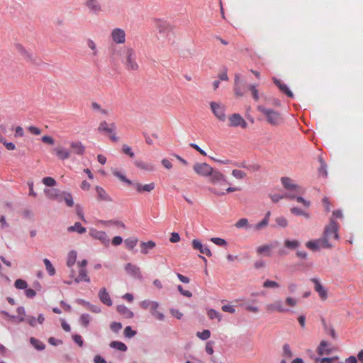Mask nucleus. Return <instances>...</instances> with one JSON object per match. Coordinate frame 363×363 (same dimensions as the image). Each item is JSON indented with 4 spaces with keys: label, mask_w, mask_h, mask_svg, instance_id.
Segmentation results:
<instances>
[{
    "label": "nucleus",
    "mask_w": 363,
    "mask_h": 363,
    "mask_svg": "<svg viewBox=\"0 0 363 363\" xmlns=\"http://www.w3.org/2000/svg\"><path fill=\"white\" fill-rule=\"evenodd\" d=\"M213 344H214V342L211 341V340L206 342L205 350H206L207 354H213Z\"/></svg>",
    "instance_id": "nucleus-64"
},
{
    "label": "nucleus",
    "mask_w": 363,
    "mask_h": 363,
    "mask_svg": "<svg viewBox=\"0 0 363 363\" xmlns=\"http://www.w3.org/2000/svg\"><path fill=\"white\" fill-rule=\"evenodd\" d=\"M30 343L38 351H42L45 347V345L43 342L33 337L30 338Z\"/></svg>",
    "instance_id": "nucleus-32"
},
{
    "label": "nucleus",
    "mask_w": 363,
    "mask_h": 363,
    "mask_svg": "<svg viewBox=\"0 0 363 363\" xmlns=\"http://www.w3.org/2000/svg\"><path fill=\"white\" fill-rule=\"evenodd\" d=\"M43 262L45 264V268H46V270L48 272V273L49 274L50 276H53L55 274V267L52 266V263L50 262V261L47 259V258H45L43 259Z\"/></svg>",
    "instance_id": "nucleus-41"
},
{
    "label": "nucleus",
    "mask_w": 363,
    "mask_h": 363,
    "mask_svg": "<svg viewBox=\"0 0 363 363\" xmlns=\"http://www.w3.org/2000/svg\"><path fill=\"white\" fill-rule=\"evenodd\" d=\"M155 246H156L155 242L152 240H149L147 242H141V243H140L141 253L143 255H147L148 253V250L153 249Z\"/></svg>",
    "instance_id": "nucleus-26"
},
{
    "label": "nucleus",
    "mask_w": 363,
    "mask_h": 363,
    "mask_svg": "<svg viewBox=\"0 0 363 363\" xmlns=\"http://www.w3.org/2000/svg\"><path fill=\"white\" fill-rule=\"evenodd\" d=\"M257 110L263 114L266 122L270 125L278 127L284 123V118L280 112L264 106H258Z\"/></svg>",
    "instance_id": "nucleus-2"
},
{
    "label": "nucleus",
    "mask_w": 363,
    "mask_h": 363,
    "mask_svg": "<svg viewBox=\"0 0 363 363\" xmlns=\"http://www.w3.org/2000/svg\"><path fill=\"white\" fill-rule=\"evenodd\" d=\"M273 246L272 245H264L259 246L257 248V252L259 255L265 254L267 256H270V252Z\"/></svg>",
    "instance_id": "nucleus-33"
},
{
    "label": "nucleus",
    "mask_w": 363,
    "mask_h": 363,
    "mask_svg": "<svg viewBox=\"0 0 363 363\" xmlns=\"http://www.w3.org/2000/svg\"><path fill=\"white\" fill-rule=\"evenodd\" d=\"M269 221L267 219H262L260 222L257 223L255 226V230H259L268 225Z\"/></svg>",
    "instance_id": "nucleus-63"
},
{
    "label": "nucleus",
    "mask_w": 363,
    "mask_h": 363,
    "mask_svg": "<svg viewBox=\"0 0 363 363\" xmlns=\"http://www.w3.org/2000/svg\"><path fill=\"white\" fill-rule=\"evenodd\" d=\"M212 177V179L216 181H221L224 179L223 174L217 170H213L212 169V173L210 174Z\"/></svg>",
    "instance_id": "nucleus-52"
},
{
    "label": "nucleus",
    "mask_w": 363,
    "mask_h": 363,
    "mask_svg": "<svg viewBox=\"0 0 363 363\" xmlns=\"http://www.w3.org/2000/svg\"><path fill=\"white\" fill-rule=\"evenodd\" d=\"M89 233L91 237L100 240L105 246L109 245L110 239L104 231H99L94 228H91Z\"/></svg>",
    "instance_id": "nucleus-13"
},
{
    "label": "nucleus",
    "mask_w": 363,
    "mask_h": 363,
    "mask_svg": "<svg viewBox=\"0 0 363 363\" xmlns=\"http://www.w3.org/2000/svg\"><path fill=\"white\" fill-rule=\"evenodd\" d=\"M122 324L119 322H112L110 325L111 330L116 333H118L122 329Z\"/></svg>",
    "instance_id": "nucleus-55"
},
{
    "label": "nucleus",
    "mask_w": 363,
    "mask_h": 363,
    "mask_svg": "<svg viewBox=\"0 0 363 363\" xmlns=\"http://www.w3.org/2000/svg\"><path fill=\"white\" fill-rule=\"evenodd\" d=\"M177 290L179 291V293L183 295L184 296L191 298L192 296V293L189 290H184L182 285L177 286Z\"/></svg>",
    "instance_id": "nucleus-60"
},
{
    "label": "nucleus",
    "mask_w": 363,
    "mask_h": 363,
    "mask_svg": "<svg viewBox=\"0 0 363 363\" xmlns=\"http://www.w3.org/2000/svg\"><path fill=\"white\" fill-rule=\"evenodd\" d=\"M301 243L297 240H286L284 242V246L290 250H295L300 246Z\"/></svg>",
    "instance_id": "nucleus-40"
},
{
    "label": "nucleus",
    "mask_w": 363,
    "mask_h": 363,
    "mask_svg": "<svg viewBox=\"0 0 363 363\" xmlns=\"http://www.w3.org/2000/svg\"><path fill=\"white\" fill-rule=\"evenodd\" d=\"M207 315L210 319L217 318L218 321L221 320V314L214 309H209L207 311Z\"/></svg>",
    "instance_id": "nucleus-46"
},
{
    "label": "nucleus",
    "mask_w": 363,
    "mask_h": 363,
    "mask_svg": "<svg viewBox=\"0 0 363 363\" xmlns=\"http://www.w3.org/2000/svg\"><path fill=\"white\" fill-rule=\"evenodd\" d=\"M275 221H276L277 225L281 228H286L288 225L287 220L284 216L277 217L275 219Z\"/></svg>",
    "instance_id": "nucleus-51"
},
{
    "label": "nucleus",
    "mask_w": 363,
    "mask_h": 363,
    "mask_svg": "<svg viewBox=\"0 0 363 363\" xmlns=\"http://www.w3.org/2000/svg\"><path fill=\"white\" fill-rule=\"evenodd\" d=\"M86 45L88 48L92 50V55L97 56L99 54V51L95 42L91 39H88L86 40Z\"/></svg>",
    "instance_id": "nucleus-45"
},
{
    "label": "nucleus",
    "mask_w": 363,
    "mask_h": 363,
    "mask_svg": "<svg viewBox=\"0 0 363 363\" xmlns=\"http://www.w3.org/2000/svg\"><path fill=\"white\" fill-rule=\"evenodd\" d=\"M276 85L279 87L281 91L284 93L287 96L292 98L294 96V94L292 91L288 88V86L281 83L279 79H275L274 80Z\"/></svg>",
    "instance_id": "nucleus-25"
},
{
    "label": "nucleus",
    "mask_w": 363,
    "mask_h": 363,
    "mask_svg": "<svg viewBox=\"0 0 363 363\" xmlns=\"http://www.w3.org/2000/svg\"><path fill=\"white\" fill-rule=\"evenodd\" d=\"M311 281L314 284V289L317 291L323 300L328 298L326 289L321 285L320 282L317 278H311Z\"/></svg>",
    "instance_id": "nucleus-17"
},
{
    "label": "nucleus",
    "mask_w": 363,
    "mask_h": 363,
    "mask_svg": "<svg viewBox=\"0 0 363 363\" xmlns=\"http://www.w3.org/2000/svg\"><path fill=\"white\" fill-rule=\"evenodd\" d=\"M269 196L274 203H277L280 199H282L284 198L289 199H294V198L296 197V195L289 193V191H288L287 193H285L284 194H270Z\"/></svg>",
    "instance_id": "nucleus-24"
},
{
    "label": "nucleus",
    "mask_w": 363,
    "mask_h": 363,
    "mask_svg": "<svg viewBox=\"0 0 363 363\" xmlns=\"http://www.w3.org/2000/svg\"><path fill=\"white\" fill-rule=\"evenodd\" d=\"M338 225L333 218H330L329 224L325 228L323 237L318 239L320 247L330 249L333 245L329 242L328 238L333 235L335 240L339 239Z\"/></svg>",
    "instance_id": "nucleus-1"
},
{
    "label": "nucleus",
    "mask_w": 363,
    "mask_h": 363,
    "mask_svg": "<svg viewBox=\"0 0 363 363\" xmlns=\"http://www.w3.org/2000/svg\"><path fill=\"white\" fill-rule=\"evenodd\" d=\"M14 286L18 289H26L28 287V284L25 280L18 279L15 281Z\"/></svg>",
    "instance_id": "nucleus-47"
},
{
    "label": "nucleus",
    "mask_w": 363,
    "mask_h": 363,
    "mask_svg": "<svg viewBox=\"0 0 363 363\" xmlns=\"http://www.w3.org/2000/svg\"><path fill=\"white\" fill-rule=\"evenodd\" d=\"M235 226L238 228L247 227L248 226V220L247 218H241L236 223Z\"/></svg>",
    "instance_id": "nucleus-62"
},
{
    "label": "nucleus",
    "mask_w": 363,
    "mask_h": 363,
    "mask_svg": "<svg viewBox=\"0 0 363 363\" xmlns=\"http://www.w3.org/2000/svg\"><path fill=\"white\" fill-rule=\"evenodd\" d=\"M116 125L114 123L108 124L105 121H101L98 127L99 132L108 133L109 138L113 142L118 141V138L116 135Z\"/></svg>",
    "instance_id": "nucleus-5"
},
{
    "label": "nucleus",
    "mask_w": 363,
    "mask_h": 363,
    "mask_svg": "<svg viewBox=\"0 0 363 363\" xmlns=\"http://www.w3.org/2000/svg\"><path fill=\"white\" fill-rule=\"evenodd\" d=\"M116 311L121 315H124L126 318H132L134 316L133 313L124 305H118L116 307Z\"/></svg>",
    "instance_id": "nucleus-23"
},
{
    "label": "nucleus",
    "mask_w": 363,
    "mask_h": 363,
    "mask_svg": "<svg viewBox=\"0 0 363 363\" xmlns=\"http://www.w3.org/2000/svg\"><path fill=\"white\" fill-rule=\"evenodd\" d=\"M283 184L284 189L287 190L289 193L296 195L294 199H296L298 203H303L306 207H309L311 202L304 199L302 196H298L303 194L304 193V191L300 186L294 183H283Z\"/></svg>",
    "instance_id": "nucleus-4"
},
{
    "label": "nucleus",
    "mask_w": 363,
    "mask_h": 363,
    "mask_svg": "<svg viewBox=\"0 0 363 363\" xmlns=\"http://www.w3.org/2000/svg\"><path fill=\"white\" fill-rule=\"evenodd\" d=\"M122 151L124 154L128 155L130 157L133 158L135 156L134 152H133L131 147L127 145H123L122 147Z\"/></svg>",
    "instance_id": "nucleus-57"
},
{
    "label": "nucleus",
    "mask_w": 363,
    "mask_h": 363,
    "mask_svg": "<svg viewBox=\"0 0 363 363\" xmlns=\"http://www.w3.org/2000/svg\"><path fill=\"white\" fill-rule=\"evenodd\" d=\"M229 125L231 127H241L246 128L247 126V122L239 113H233L228 118Z\"/></svg>",
    "instance_id": "nucleus-14"
},
{
    "label": "nucleus",
    "mask_w": 363,
    "mask_h": 363,
    "mask_svg": "<svg viewBox=\"0 0 363 363\" xmlns=\"http://www.w3.org/2000/svg\"><path fill=\"white\" fill-rule=\"evenodd\" d=\"M283 354L289 358H291L293 356V353L290 349V346L289 344H285L283 346Z\"/></svg>",
    "instance_id": "nucleus-59"
},
{
    "label": "nucleus",
    "mask_w": 363,
    "mask_h": 363,
    "mask_svg": "<svg viewBox=\"0 0 363 363\" xmlns=\"http://www.w3.org/2000/svg\"><path fill=\"white\" fill-rule=\"evenodd\" d=\"M123 334L125 337L131 338L136 335V331L133 330L130 326H127L124 329Z\"/></svg>",
    "instance_id": "nucleus-53"
},
{
    "label": "nucleus",
    "mask_w": 363,
    "mask_h": 363,
    "mask_svg": "<svg viewBox=\"0 0 363 363\" xmlns=\"http://www.w3.org/2000/svg\"><path fill=\"white\" fill-rule=\"evenodd\" d=\"M47 188L44 189L46 196L52 200H55L58 202L62 201V192L59 189L54 187L56 183H44Z\"/></svg>",
    "instance_id": "nucleus-6"
},
{
    "label": "nucleus",
    "mask_w": 363,
    "mask_h": 363,
    "mask_svg": "<svg viewBox=\"0 0 363 363\" xmlns=\"http://www.w3.org/2000/svg\"><path fill=\"white\" fill-rule=\"evenodd\" d=\"M155 26L158 33L162 36H168L172 33V26L165 20L155 19Z\"/></svg>",
    "instance_id": "nucleus-8"
},
{
    "label": "nucleus",
    "mask_w": 363,
    "mask_h": 363,
    "mask_svg": "<svg viewBox=\"0 0 363 363\" xmlns=\"http://www.w3.org/2000/svg\"><path fill=\"white\" fill-rule=\"evenodd\" d=\"M232 174L237 179H242L246 175L245 172L240 169L233 170Z\"/></svg>",
    "instance_id": "nucleus-54"
},
{
    "label": "nucleus",
    "mask_w": 363,
    "mask_h": 363,
    "mask_svg": "<svg viewBox=\"0 0 363 363\" xmlns=\"http://www.w3.org/2000/svg\"><path fill=\"white\" fill-rule=\"evenodd\" d=\"M112 174L121 182H130L128 179H126L124 172L120 169L116 168L111 169Z\"/></svg>",
    "instance_id": "nucleus-39"
},
{
    "label": "nucleus",
    "mask_w": 363,
    "mask_h": 363,
    "mask_svg": "<svg viewBox=\"0 0 363 363\" xmlns=\"http://www.w3.org/2000/svg\"><path fill=\"white\" fill-rule=\"evenodd\" d=\"M63 200L65 201L67 206L72 207L74 206L73 198L70 193L62 191V201Z\"/></svg>",
    "instance_id": "nucleus-37"
},
{
    "label": "nucleus",
    "mask_w": 363,
    "mask_h": 363,
    "mask_svg": "<svg viewBox=\"0 0 363 363\" xmlns=\"http://www.w3.org/2000/svg\"><path fill=\"white\" fill-rule=\"evenodd\" d=\"M77 259V252L74 250H72L68 254V257L67 260V265L69 267H72Z\"/></svg>",
    "instance_id": "nucleus-36"
},
{
    "label": "nucleus",
    "mask_w": 363,
    "mask_h": 363,
    "mask_svg": "<svg viewBox=\"0 0 363 363\" xmlns=\"http://www.w3.org/2000/svg\"><path fill=\"white\" fill-rule=\"evenodd\" d=\"M86 6L94 13H99L101 11V6L98 0H87L85 3Z\"/></svg>",
    "instance_id": "nucleus-21"
},
{
    "label": "nucleus",
    "mask_w": 363,
    "mask_h": 363,
    "mask_svg": "<svg viewBox=\"0 0 363 363\" xmlns=\"http://www.w3.org/2000/svg\"><path fill=\"white\" fill-rule=\"evenodd\" d=\"M109 346L111 348L116 349L121 352H125L128 350L126 345L120 341H112L111 342Z\"/></svg>",
    "instance_id": "nucleus-30"
},
{
    "label": "nucleus",
    "mask_w": 363,
    "mask_h": 363,
    "mask_svg": "<svg viewBox=\"0 0 363 363\" xmlns=\"http://www.w3.org/2000/svg\"><path fill=\"white\" fill-rule=\"evenodd\" d=\"M306 247L313 250V251H318L320 250V246L318 240H310L306 243Z\"/></svg>",
    "instance_id": "nucleus-44"
},
{
    "label": "nucleus",
    "mask_w": 363,
    "mask_h": 363,
    "mask_svg": "<svg viewBox=\"0 0 363 363\" xmlns=\"http://www.w3.org/2000/svg\"><path fill=\"white\" fill-rule=\"evenodd\" d=\"M75 208L77 215L82 221L86 222L82 207L79 204H76Z\"/></svg>",
    "instance_id": "nucleus-58"
},
{
    "label": "nucleus",
    "mask_w": 363,
    "mask_h": 363,
    "mask_svg": "<svg viewBox=\"0 0 363 363\" xmlns=\"http://www.w3.org/2000/svg\"><path fill=\"white\" fill-rule=\"evenodd\" d=\"M91 320V317L88 313H83L80 315L79 322L84 328H87Z\"/></svg>",
    "instance_id": "nucleus-34"
},
{
    "label": "nucleus",
    "mask_w": 363,
    "mask_h": 363,
    "mask_svg": "<svg viewBox=\"0 0 363 363\" xmlns=\"http://www.w3.org/2000/svg\"><path fill=\"white\" fill-rule=\"evenodd\" d=\"M192 247L194 250L199 251L201 254L205 255L208 257L212 256V252L210 249L208 247L204 246L199 239H194L192 240Z\"/></svg>",
    "instance_id": "nucleus-16"
},
{
    "label": "nucleus",
    "mask_w": 363,
    "mask_h": 363,
    "mask_svg": "<svg viewBox=\"0 0 363 363\" xmlns=\"http://www.w3.org/2000/svg\"><path fill=\"white\" fill-rule=\"evenodd\" d=\"M196 336L202 340H206L211 336V331L209 330H203L202 332H197Z\"/></svg>",
    "instance_id": "nucleus-48"
},
{
    "label": "nucleus",
    "mask_w": 363,
    "mask_h": 363,
    "mask_svg": "<svg viewBox=\"0 0 363 363\" xmlns=\"http://www.w3.org/2000/svg\"><path fill=\"white\" fill-rule=\"evenodd\" d=\"M124 269L125 272L130 277L134 279L142 280L143 275L140 271V269L136 264H133L132 263H127L125 265Z\"/></svg>",
    "instance_id": "nucleus-10"
},
{
    "label": "nucleus",
    "mask_w": 363,
    "mask_h": 363,
    "mask_svg": "<svg viewBox=\"0 0 363 363\" xmlns=\"http://www.w3.org/2000/svg\"><path fill=\"white\" fill-rule=\"evenodd\" d=\"M130 186L134 188L138 192L142 193L143 191L150 192L155 188L154 183H149L143 185L140 183H128Z\"/></svg>",
    "instance_id": "nucleus-18"
},
{
    "label": "nucleus",
    "mask_w": 363,
    "mask_h": 363,
    "mask_svg": "<svg viewBox=\"0 0 363 363\" xmlns=\"http://www.w3.org/2000/svg\"><path fill=\"white\" fill-rule=\"evenodd\" d=\"M69 232H77L79 234H83L86 233V229L79 222H76L74 225L70 226L67 228Z\"/></svg>",
    "instance_id": "nucleus-31"
},
{
    "label": "nucleus",
    "mask_w": 363,
    "mask_h": 363,
    "mask_svg": "<svg viewBox=\"0 0 363 363\" xmlns=\"http://www.w3.org/2000/svg\"><path fill=\"white\" fill-rule=\"evenodd\" d=\"M82 281H84L87 283L90 282V278L87 275V272L85 269H81L79 272V275L74 279L76 283H79Z\"/></svg>",
    "instance_id": "nucleus-28"
},
{
    "label": "nucleus",
    "mask_w": 363,
    "mask_h": 363,
    "mask_svg": "<svg viewBox=\"0 0 363 363\" xmlns=\"http://www.w3.org/2000/svg\"><path fill=\"white\" fill-rule=\"evenodd\" d=\"M194 171L201 176H208L212 173V167L205 162L196 163L193 166Z\"/></svg>",
    "instance_id": "nucleus-11"
},
{
    "label": "nucleus",
    "mask_w": 363,
    "mask_h": 363,
    "mask_svg": "<svg viewBox=\"0 0 363 363\" xmlns=\"http://www.w3.org/2000/svg\"><path fill=\"white\" fill-rule=\"evenodd\" d=\"M263 286L264 288H279V284L275 281L267 279L264 282Z\"/></svg>",
    "instance_id": "nucleus-56"
},
{
    "label": "nucleus",
    "mask_w": 363,
    "mask_h": 363,
    "mask_svg": "<svg viewBox=\"0 0 363 363\" xmlns=\"http://www.w3.org/2000/svg\"><path fill=\"white\" fill-rule=\"evenodd\" d=\"M267 309L269 311H277L279 313H286L289 311V309L283 307L282 301L280 300L276 301L273 303L268 304L267 306Z\"/></svg>",
    "instance_id": "nucleus-19"
},
{
    "label": "nucleus",
    "mask_w": 363,
    "mask_h": 363,
    "mask_svg": "<svg viewBox=\"0 0 363 363\" xmlns=\"http://www.w3.org/2000/svg\"><path fill=\"white\" fill-rule=\"evenodd\" d=\"M133 164L137 169L144 172H152L155 170V166L153 163L145 161L142 159L138 158L135 160Z\"/></svg>",
    "instance_id": "nucleus-9"
},
{
    "label": "nucleus",
    "mask_w": 363,
    "mask_h": 363,
    "mask_svg": "<svg viewBox=\"0 0 363 363\" xmlns=\"http://www.w3.org/2000/svg\"><path fill=\"white\" fill-rule=\"evenodd\" d=\"M91 107L93 111H99L104 116H108L109 113V112L107 109L102 108L101 105L99 104H98L97 102H92L91 104Z\"/></svg>",
    "instance_id": "nucleus-38"
},
{
    "label": "nucleus",
    "mask_w": 363,
    "mask_h": 363,
    "mask_svg": "<svg viewBox=\"0 0 363 363\" xmlns=\"http://www.w3.org/2000/svg\"><path fill=\"white\" fill-rule=\"evenodd\" d=\"M210 108L215 116V117L220 121H225L226 119V116L225 113V107L223 104L220 102L211 101L210 103Z\"/></svg>",
    "instance_id": "nucleus-7"
},
{
    "label": "nucleus",
    "mask_w": 363,
    "mask_h": 363,
    "mask_svg": "<svg viewBox=\"0 0 363 363\" xmlns=\"http://www.w3.org/2000/svg\"><path fill=\"white\" fill-rule=\"evenodd\" d=\"M161 163L162 165L167 169H171L173 167L171 160L167 158L162 159Z\"/></svg>",
    "instance_id": "nucleus-61"
},
{
    "label": "nucleus",
    "mask_w": 363,
    "mask_h": 363,
    "mask_svg": "<svg viewBox=\"0 0 363 363\" xmlns=\"http://www.w3.org/2000/svg\"><path fill=\"white\" fill-rule=\"evenodd\" d=\"M99 298L100 301L105 305L111 306L113 304L112 300L107 292L106 288H102L99 291Z\"/></svg>",
    "instance_id": "nucleus-20"
},
{
    "label": "nucleus",
    "mask_w": 363,
    "mask_h": 363,
    "mask_svg": "<svg viewBox=\"0 0 363 363\" xmlns=\"http://www.w3.org/2000/svg\"><path fill=\"white\" fill-rule=\"evenodd\" d=\"M96 191L97 193V198L102 201H111V198L106 193L105 190L99 186H96Z\"/></svg>",
    "instance_id": "nucleus-29"
},
{
    "label": "nucleus",
    "mask_w": 363,
    "mask_h": 363,
    "mask_svg": "<svg viewBox=\"0 0 363 363\" xmlns=\"http://www.w3.org/2000/svg\"><path fill=\"white\" fill-rule=\"evenodd\" d=\"M72 151L77 155H82L85 150L84 146L81 142H73L70 144Z\"/></svg>",
    "instance_id": "nucleus-27"
},
{
    "label": "nucleus",
    "mask_w": 363,
    "mask_h": 363,
    "mask_svg": "<svg viewBox=\"0 0 363 363\" xmlns=\"http://www.w3.org/2000/svg\"><path fill=\"white\" fill-rule=\"evenodd\" d=\"M138 242V240L137 238H133L125 239L124 241L125 247L130 250H133L135 247Z\"/></svg>",
    "instance_id": "nucleus-43"
},
{
    "label": "nucleus",
    "mask_w": 363,
    "mask_h": 363,
    "mask_svg": "<svg viewBox=\"0 0 363 363\" xmlns=\"http://www.w3.org/2000/svg\"><path fill=\"white\" fill-rule=\"evenodd\" d=\"M250 90L252 92V95L255 101H257L259 99V91L257 89V85L252 84L249 86Z\"/></svg>",
    "instance_id": "nucleus-50"
},
{
    "label": "nucleus",
    "mask_w": 363,
    "mask_h": 363,
    "mask_svg": "<svg viewBox=\"0 0 363 363\" xmlns=\"http://www.w3.org/2000/svg\"><path fill=\"white\" fill-rule=\"evenodd\" d=\"M122 62L129 71H135L138 69L139 65L136 61V53L135 50L128 46H125L122 49Z\"/></svg>",
    "instance_id": "nucleus-3"
},
{
    "label": "nucleus",
    "mask_w": 363,
    "mask_h": 363,
    "mask_svg": "<svg viewBox=\"0 0 363 363\" xmlns=\"http://www.w3.org/2000/svg\"><path fill=\"white\" fill-rule=\"evenodd\" d=\"M318 162L320 163V167L318 169L319 174L322 175L323 178H325L328 174L326 171L327 165L321 156L318 157Z\"/></svg>",
    "instance_id": "nucleus-35"
},
{
    "label": "nucleus",
    "mask_w": 363,
    "mask_h": 363,
    "mask_svg": "<svg viewBox=\"0 0 363 363\" xmlns=\"http://www.w3.org/2000/svg\"><path fill=\"white\" fill-rule=\"evenodd\" d=\"M15 48L17 52L26 61L31 62L33 60V53L30 49L26 48L20 43L16 44Z\"/></svg>",
    "instance_id": "nucleus-15"
},
{
    "label": "nucleus",
    "mask_w": 363,
    "mask_h": 363,
    "mask_svg": "<svg viewBox=\"0 0 363 363\" xmlns=\"http://www.w3.org/2000/svg\"><path fill=\"white\" fill-rule=\"evenodd\" d=\"M53 151L55 152L57 157L62 160L68 159L70 157V152L68 150L64 149L61 147H55Z\"/></svg>",
    "instance_id": "nucleus-22"
},
{
    "label": "nucleus",
    "mask_w": 363,
    "mask_h": 363,
    "mask_svg": "<svg viewBox=\"0 0 363 363\" xmlns=\"http://www.w3.org/2000/svg\"><path fill=\"white\" fill-rule=\"evenodd\" d=\"M111 38L116 44H123L125 42V32L123 29L116 28L111 33Z\"/></svg>",
    "instance_id": "nucleus-12"
},
{
    "label": "nucleus",
    "mask_w": 363,
    "mask_h": 363,
    "mask_svg": "<svg viewBox=\"0 0 363 363\" xmlns=\"http://www.w3.org/2000/svg\"><path fill=\"white\" fill-rule=\"evenodd\" d=\"M211 241L218 246L226 247L228 245L227 241L220 238H212Z\"/></svg>",
    "instance_id": "nucleus-49"
},
{
    "label": "nucleus",
    "mask_w": 363,
    "mask_h": 363,
    "mask_svg": "<svg viewBox=\"0 0 363 363\" xmlns=\"http://www.w3.org/2000/svg\"><path fill=\"white\" fill-rule=\"evenodd\" d=\"M339 357L335 356L333 357H317L315 359V363H335V361L338 360Z\"/></svg>",
    "instance_id": "nucleus-42"
}]
</instances>
